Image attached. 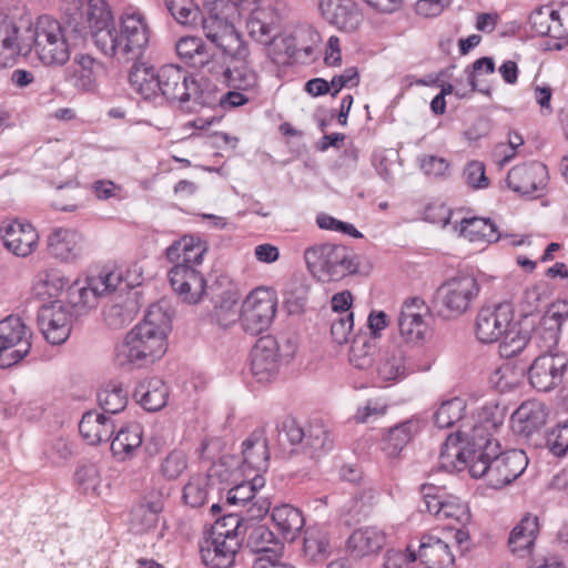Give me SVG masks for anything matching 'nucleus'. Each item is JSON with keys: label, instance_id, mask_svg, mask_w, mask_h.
Segmentation results:
<instances>
[{"label": "nucleus", "instance_id": "obj_56", "mask_svg": "<svg viewBox=\"0 0 568 568\" xmlns=\"http://www.w3.org/2000/svg\"><path fill=\"white\" fill-rule=\"evenodd\" d=\"M187 468V456L184 452L174 449L162 460L160 471L168 480L178 479Z\"/></svg>", "mask_w": 568, "mask_h": 568}, {"label": "nucleus", "instance_id": "obj_61", "mask_svg": "<svg viewBox=\"0 0 568 568\" xmlns=\"http://www.w3.org/2000/svg\"><path fill=\"white\" fill-rule=\"evenodd\" d=\"M353 313L338 315L332 323L331 334L333 339L342 345L348 342L349 335L353 331Z\"/></svg>", "mask_w": 568, "mask_h": 568}, {"label": "nucleus", "instance_id": "obj_19", "mask_svg": "<svg viewBox=\"0 0 568 568\" xmlns=\"http://www.w3.org/2000/svg\"><path fill=\"white\" fill-rule=\"evenodd\" d=\"M251 373L258 383L274 381L280 372L281 356L277 341L267 335L257 339L251 351Z\"/></svg>", "mask_w": 568, "mask_h": 568}, {"label": "nucleus", "instance_id": "obj_29", "mask_svg": "<svg viewBox=\"0 0 568 568\" xmlns=\"http://www.w3.org/2000/svg\"><path fill=\"white\" fill-rule=\"evenodd\" d=\"M205 243L199 237L183 236L166 248V257L174 265L197 268L206 253Z\"/></svg>", "mask_w": 568, "mask_h": 568}, {"label": "nucleus", "instance_id": "obj_36", "mask_svg": "<svg viewBox=\"0 0 568 568\" xmlns=\"http://www.w3.org/2000/svg\"><path fill=\"white\" fill-rule=\"evenodd\" d=\"M169 393V387L163 379L151 377L138 384L134 397L145 410L158 412L166 405Z\"/></svg>", "mask_w": 568, "mask_h": 568}, {"label": "nucleus", "instance_id": "obj_35", "mask_svg": "<svg viewBox=\"0 0 568 568\" xmlns=\"http://www.w3.org/2000/svg\"><path fill=\"white\" fill-rule=\"evenodd\" d=\"M113 420L104 413L87 412L79 423V432L90 445L108 442L114 434Z\"/></svg>", "mask_w": 568, "mask_h": 568}, {"label": "nucleus", "instance_id": "obj_13", "mask_svg": "<svg viewBox=\"0 0 568 568\" xmlns=\"http://www.w3.org/2000/svg\"><path fill=\"white\" fill-rule=\"evenodd\" d=\"M31 333L18 317L0 321V368H9L22 361L31 349Z\"/></svg>", "mask_w": 568, "mask_h": 568}, {"label": "nucleus", "instance_id": "obj_46", "mask_svg": "<svg viewBox=\"0 0 568 568\" xmlns=\"http://www.w3.org/2000/svg\"><path fill=\"white\" fill-rule=\"evenodd\" d=\"M87 22H89V29L94 41L98 32L113 28V13L106 0H89Z\"/></svg>", "mask_w": 568, "mask_h": 568}, {"label": "nucleus", "instance_id": "obj_25", "mask_svg": "<svg viewBox=\"0 0 568 568\" xmlns=\"http://www.w3.org/2000/svg\"><path fill=\"white\" fill-rule=\"evenodd\" d=\"M0 231L4 247L17 256H29L38 247V232L28 222H4Z\"/></svg>", "mask_w": 568, "mask_h": 568}, {"label": "nucleus", "instance_id": "obj_3", "mask_svg": "<svg viewBox=\"0 0 568 568\" xmlns=\"http://www.w3.org/2000/svg\"><path fill=\"white\" fill-rule=\"evenodd\" d=\"M129 82L144 100L154 101L162 97L181 105L192 102L193 106H197L203 103L197 81L176 64H165L156 70L135 63L130 71Z\"/></svg>", "mask_w": 568, "mask_h": 568}, {"label": "nucleus", "instance_id": "obj_7", "mask_svg": "<svg viewBox=\"0 0 568 568\" xmlns=\"http://www.w3.org/2000/svg\"><path fill=\"white\" fill-rule=\"evenodd\" d=\"M242 519L230 514L217 519L200 542V554L205 566L230 568L241 546Z\"/></svg>", "mask_w": 568, "mask_h": 568}, {"label": "nucleus", "instance_id": "obj_50", "mask_svg": "<svg viewBox=\"0 0 568 568\" xmlns=\"http://www.w3.org/2000/svg\"><path fill=\"white\" fill-rule=\"evenodd\" d=\"M209 477L196 474L190 477L183 487V500L192 508H200L206 504L209 497Z\"/></svg>", "mask_w": 568, "mask_h": 568}, {"label": "nucleus", "instance_id": "obj_63", "mask_svg": "<svg viewBox=\"0 0 568 568\" xmlns=\"http://www.w3.org/2000/svg\"><path fill=\"white\" fill-rule=\"evenodd\" d=\"M359 84V72L356 67H349L343 71V73L334 75L331 80V87H333L332 97L344 88H354Z\"/></svg>", "mask_w": 568, "mask_h": 568}, {"label": "nucleus", "instance_id": "obj_48", "mask_svg": "<svg viewBox=\"0 0 568 568\" xmlns=\"http://www.w3.org/2000/svg\"><path fill=\"white\" fill-rule=\"evenodd\" d=\"M265 486V478L262 474H254L253 477L234 486L227 491L226 500L232 505H248L255 494Z\"/></svg>", "mask_w": 568, "mask_h": 568}, {"label": "nucleus", "instance_id": "obj_42", "mask_svg": "<svg viewBox=\"0 0 568 568\" xmlns=\"http://www.w3.org/2000/svg\"><path fill=\"white\" fill-rule=\"evenodd\" d=\"M142 444V428L139 424L121 427L111 442V450L121 460L130 458Z\"/></svg>", "mask_w": 568, "mask_h": 568}, {"label": "nucleus", "instance_id": "obj_27", "mask_svg": "<svg viewBox=\"0 0 568 568\" xmlns=\"http://www.w3.org/2000/svg\"><path fill=\"white\" fill-rule=\"evenodd\" d=\"M243 464L242 470L245 476L248 471L261 474L268 468L270 452L267 439L263 432H254L242 444Z\"/></svg>", "mask_w": 568, "mask_h": 568}, {"label": "nucleus", "instance_id": "obj_54", "mask_svg": "<svg viewBox=\"0 0 568 568\" xmlns=\"http://www.w3.org/2000/svg\"><path fill=\"white\" fill-rule=\"evenodd\" d=\"M306 428H302L293 418L283 419L277 426V440L283 447L303 444Z\"/></svg>", "mask_w": 568, "mask_h": 568}, {"label": "nucleus", "instance_id": "obj_23", "mask_svg": "<svg viewBox=\"0 0 568 568\" xmlns=\"http://www.w3.org/2000/svg\"><path fill=\"white\" fill-rule=\"evenodd\" d=\"M318 9L327 23L345 33L356 32L364 20L355 0H320Z\"/></svg>", "mask_w": 568, "mask_h": 568}, {"label": "nucleus", "instance_id": "obj_53", "mask_svg": "<svg viewBox=\"0 0 568 568\" xmlns=\"http://www.w3.org/2000/svg\"><path fill=\"white\" fill-rule=\"evenodd\" d=\"M214 318L216 323L223 327H227L235 323L239 318L237 297L235 294L226 292L222 300L214 307Z\"/></svg>", "mask_w": 568, "mask_h": 568}, {"label": "nucleus", "instance_id": "obj_51", "mask_svg": "<svg viewBox=\"0 0 568 568\" xmlns=\"http://www.w3.org/2000/svg\"><path fill=\"white\" fill-rule=\"evenodd\" d=\"M500 339V356L510 358L518 355L526 347L529 342V335L527 332L521 331L513 321V325L507 329V333L503 334Z\"/></svg>", "mask_w": 568, "mask_h": 568}, {"label": "nucleus", "instance_id": "obj_24", "mask_svg": "<svg viewBox=\"0 0 568 568\" xmlns=\"http://www.w3.org/2000/svg\"><path fill=\"white\" fill-rule=\"evenodd\" d=\"M169 281L175 294L187 304H197L202 301L206 281L195 267L174 265L169 271Z\"/></svg>", "mask_w": 568, "mask_h": 568}, {"label": "nucleus", "instance_id": "obj_18", "mask_svg": "<svg viewBox=\"0 0 568 568\" xmlns=\"http://www.w3.org/2000/svg\"><path fill=\"white\" fill-rule=\"evenodd\" d=\"M31 30L32 23L28 20L0 14V57L7 60L27 54L30 51Z\"/></svg>", "mask_w": 568, "mask_h": 568}, {"label": "nucleus", "instance_id": "obj_37", "mask_svg": "<svg viewBox=\"0 0 568 568\" xmlns=\"http://www.w3.org/2000/svg\"><path fill=\"white\" fill-rule=\"evenodd\" d=\"M455 230H458L459 235L471 243H495L500 239V233L490 219H463Z\"/></svg>", "mask_w": 568, "mask_h": 568}, {"label": "nucleus", "instance_id": "obj_60", "mask_svg": "<svg viewBox=\"0 0 568 568\" xmlns=\"http://www.w3.org/2000/svg\"><path fill=\"white\" fill-rule=\"evenodd\" d=\"M464 179L466 184L475 190L486 189L489 185V180L486 176L485 164L480 161H470L464 169Z\"/></svg>", "mask_w": 568, "mask_h": 568}, {"label": "nucleus", "instance_id": "obj_1", "mask_svg": "<svg viewBox=\"0 0 568 568\" xmlns=\"http://www.w3.org/2000/svg\"><path fill=\"white\" fill-rule=\"evenodd\" d=\"M503 424V414L498 407H486L474 424L464 425L458 437L465 436L467 446L456 449L454 457L458 464H465L474 478H484L488 486L503 488L518 478L528 465L523 450L511 449L500 453L494 432Z\"/></svg>", "mask_w": 568, "mask_h": 568}, {"label": "nucleus", "instance_id": "obj_9", "mask_svg": "<svg viewBox=\"0 0 568 568\" xmlns=\"http://www.w3.org/2000/svg\"><path fill=\"white\" fill-rule=\"evenodd\" d=\"M123 282L122 272L104 266L90 271L83 284L73 283L69 287V302L80 315L97 306L100 297L115 292Z\"/></svg>", "mask_w": 568, "mask_h": 568}, {"label": "nucleus", "instance_id": "obj_38", "mask_svg": "<svg viewBox=\"0 0 568 568\" xmlns=\"http://www.w3.org/2000/svg\"><path fill=\"white\" fill-rule=\"evenodd\" d=\"M271 518L277 530L287 541H293L305 524L302 511L290 504L274 507Z\"/></svg>", "mask_w": 568, "mask_h": 568}, {"label": "nucleus", "instance_id": "obj_55", "mask_svg": "<svg viewBox=\"0 0 568 568\" xmlns=\"http://www.w3.org/2000/svg\"><path fill=\"white\" fill-rule=\"evenodd\" d=\"M546 447L558 458L568 454V423L558 424L547 433Z\"/></svg>", "mask_w": 568, "mask_h": 568}, {"label": "nucleus", "instance_id": "obj_26", "mask_svg": "<svg viewBox=\"0 0 568 568\" xmlns=\"http://www.w3.org/2000/svg\"><path fill=\"white\" fill-rule=\"evenodd\" d=\"M540 530L539 518L526 514L509 532L508 547L513 555L526 558L531 555Z\"/></svg>", "mask_w": 568, "mask_h": 568}, {"label": "nucleus", "instance_id": "obj_44", "mask_svg": "<svg viewBox=\"0 0 568 568\" xmlns=\"http://www.w3.org/2000/svg\"><path fill=\"white\" fill-rule=\"evenodd\" d=\"M247 547L256 554H264L263 556L276 557L281 550V542L276 539L273 531L265 525H252L247 528Z\"/></svg>", "mask_w": 568, "mask_h": 568}, {"label": "nucleus", "instance_id": "obj_20", "mask_svg": "<svg viewBox=\"0 0 568 568\" xmlns=\"http://www.w3.org/2000/svg\"><path fill=\"white\" fill-rule=\"evenodd\" d=\"M227 58L233 63L232 65L224 67L216 61L210 74L230 89L241 90L253 95L257 94L260 89L258 75L248 65V55L242 60L233 57Z\"/></svg>", "mask_w": 568, "mask_h": 568}, {"label": "nucleus", "instance_id": "obj_58", "mask_svg": "<svg viewBox=\"0 0 568 568\" xmlns=\"http://www.w3.org/2000/svg\"><path fill=\"white\" fill-rule=\"evenodd\" d=\"M162 505L156 501L152 504H141L132 513V520L139 521L140 531H145L156 525L158 514L161 511Z\"/></svg>", "mask_w": 568, "mask_h": 568}, {"label": "nucleus", "instance_id": "obj_8", "mask_svg": "<svg viewBox=\"0 0 568 568\" xmlns=\"http://www.w3.org/2000/svg\"><path fill=\"white\" fill-rule=\"evenodd\" d=\"M310 273L322 282L339 281L355 274L359 260L353 248L334 243H320L304 251Z\"/></svg>", "mask_w": 568, "mask_h": 568}, {"label": "nucleus", "instance_id": "obj_41", "mask_svg": "<svg viewBox=\"0 0 568 568\" xmlns=\"http://www.w3.org/2000/svg\"><path fill=\"white\" fill-rule=\"evenodd\" d=\"M256 0H248L245 13H250L246 22L248 33L256 41L267 43L271 38L273 14L271 9L255 6Z\"/></svg>", "mask_w": 568, "mask_h": 568}, {"label": "nucleus", "instance_id": "obj_17", "mask_svg": "<svg viewBox=\"0 0 568 568\" xmlns=\"http://www.w3.org/2000/svg\"><path fill=\"white\" fill-rule=\"evenodd\" d=\"M37 321L44 338L53 345L64 343L71 333V314L61 301L42 305Z\"/></svg>", "mask_w": 568, "mask_h": 568}, {"label": "nucleus", "instance_id": "obj_64", "mask_svg": "<svg viewBox=\"0 0 568 568\" xmlns=\"http://www.w3.org/2000/svg\"><path fill=\"white\" fill-rule=\"evenodd\" d=\"M416 560V554L414 551H406L390 549L387 551L385 557V568H413Z\"/></svg>", "mask_w": 568, "mask_h": 568}, {"label": "nucleus", "instance_id": "obj_40", "mask_svg": "<svg viewBox=\"0 0 568 568\" xmlns=\"http://www.w3.org/2000/svg\"><path fill=\"white\" fill-rule=\"evenodd\" d=\"M418 432L419 422L415 419H408L395 425L388 429L387 435L383 439V452L389 458L397 457Z\"/></svg>", "mask_w": 568, "mask_h": 568}, {"label": "nucleus", "instance_id": "obj_16", "mask_svg": "<svg viewBox=\"0 0 568 568\" xmlns=\"http://www.w3.org/2000/svg\"><path fill=\"white\" fill-rule=\"evenodd\" d=\"M427 315L428 306L418 297L408 300L403 304L397 318V326L405 343L418 345L426 341L429 333Z\"/></svg>", "mask_w": 568, "mask_h": 568}, {"label": "nucleus", "instance_id": "obj_10", "mask_svg": "<svg viewBox=\"0 0 568 568\" xmlns=\"http://www.w3.org/2000/svg\"><path fill=\"white\" fill-rule=\"evenodd\" d=\"M480 292L477 278L460 274L445 281L436 292V305L440 316L457 318L470 310Z\"/></svg>", "mask_w": 568, "mask_h": 568}, {"label": "nucleus", "instance_id": "obj_59", "mask_svg": "<svg viewBox=\"0 0 568 568\" xmlns=\"http://www.w3.org/2000/svg\"><path fill=\"white\" fill-rule=\"evenodd\" d=\"M316 224L322 230L339 232L354 239L363 236V234L353 224L339 221L325 213H321L316 216Z\"/></svg>", "mask_w": 568, "mask_h": 568}, {"label": "nucleus", "instance_id": "obj_34", "mask_svg": "<svg viewBox=\"0 0 568 568\" xmlns=\"http://www.w3.org/2000/svg\"><path fill=\"white\" fill-rule=\"evenodd\" d=\"M511 419L513 427L517 433L530 436L546 424V407L538 400L524 402L516 409Z\"/></svg>", "mask_w": 568, "mask_h": 568}, {"label": "nucleus", "instance_id": "obj_43", "mask_svg": "<svg viewBox=\"0 0 568 568\" xmlns=\"http://www.w3.org/2000/svg\"><path fill=\"white\" fill-rule=\"evenodd\" d=\"M333 437L327 427L322 423H312L306 427L302 450L312 458L320 457L333 447Z\"/></svg>", "mask_w": 568, "mask_h": 568}, {"label": "nucleus", "instance_id": "obj_6", "mask_svg": "<svg viewBox=\"0 0 568 568\" xmlns=\"http://www.w3.org/2000/svg\"><path fill=\"white\" fill-rule=\"evenodd\" d=\"M89 33L88 26L63 27L58 20L41 16L32 24L30 51L48 67L63 65L71 55V49L78 45Z\"/></svg>", "mask_w": 568, "mask_h": 568}, {"label": "nucleus", "instance_id": "obj_15", "mask_svg": "<svg viewBox=\"0 0 568 568\" xmlns=\"http://www.w3.org/2000/svg\"><path fill=\"white\" fill-rule=\"evenodd\" d=\"M514 308L510 303H498L483 306L475 318V334L481 343H495L507 333L514 321Z\"/></svg>", "mask_w": 568, "mask_h": 568}, {"label": "nucleus", "instance_id": "obj_4", "mask_svg": "<svg viewBox=\"0 0 568 568\" xmlns=\"http://www.w3.org/2000/svg\"><path fill=\"white\" fill-rule=\"evenodd\" d=\"M248 0H205V17L202 28L205 38L223 57L245 59L250 49L242 34L234 27V21L245 14Z\"/></svg>", "mask_w": 568, "mask_h": 568}, {"label": "nucleus", "instance_id": "obj_2", "mask_svg": "<svg viewBox=\"0 0 568 568\" xmlns=\"http://www.w3.org/2000/svg\"><path fill=\"white\" fill-rule=\"evenodd\" d=\"M171 317L160 304L149 307L142 322L126 333L115 357L121 366L146 367L161 359L168 351Z\"/></svg>", "mask_w": 568, "mask_h": 568}, {"label": "nucleus", "instance_id": "obj_11", "mask_svg": "<svg viewBox=\"0 0 568 568\" xmlns=\"http://www.w3.org/2000/svg\"><path fill=\"white\" fill-rule=\"evenodd\" d=\"M487 406H485L486 408ZM484 409V407L477 412L476 415H474L471 418H463L464 413L466 410V400L460 397H453L446 400H443L438 408L434 413V424L438 428H449L454 426L456 423L460 422L459 428L455 435L450 434L447 436L445 444L443 445V450L440 453V459L443 460L442 464L446 468H457L458 465L455 462H452L450 464L446 463L445 460L448 457H454V454L456 453V449H463L462 447H458V444H464V446H467V442L465 439V436L458 437L459 430L464 427V425L474 424L476 422V418L478 414Z\"/></svg>", "mask_w": 568, "mask_h": 568}, {"label": "nucleus", "instance_id": "obj_47", "mask_svg": "<svg viewBox=\"0 0 568 568\" xmlns=\"http://www.w3.org/2000/svg\"><path fill=\"white\" fill-rule=\"evenodd\" d=\"M67 285H69V280L60 271L44 270L37 274L33 291L40 297H55Z\"/></svg>", "mask_w": 568, "mask_h": 568}, {"label": "nucleus", "instance_id": "obj_22", "mask_svg": "<svg viewBox=\"0 0 568 568\" xmlns=\"http://www.w3.org/2000/svg\"><path fill=\"white\" fill-rule=\"evenodd\" d=\"M548 170L538 161L514 166L507 174V185L521 195L537 194L539 196L548 183Z\"/></svg>", "mask_w": 568, "mask_h": 568}, {"label": "nucleus", "instance_id": "obj_39", "mask_svg": "<svg viewBox=\"0 0 568 568\" xmlns=\"http://www.w3.org/2000/svg\"><path fill=\"white\" fill-rule=\"evenodd\" d=\"M406 355L400 347L384 349L378 358L376 373L383 382L402 379L407 374Z\"/></svg>", "mask_w": 568, "mask_h": 568}, {"label": "nucleus", "instance_id": "obj_33", "mask_svg": "<svg viewBox=\"0 0 568 568\" xmlns=\"http://www.w3.org/2000/svg\"><path fill=\"white\" fill-rule=\"evenodd\" d=\"M418 556L427 568H452L455 562L448 542L433 535L422 538Z\"/></svg>", "mask_w": 568, "mask_h": 568}, {"label": "nucleus", "instance_id": "obj_14", "mask_svg": "<svg viewBox=\"0 0 568 568\" xmlns=\"http://www.w3.org/2000/svg\"><path fill=\"white\" fill-rule=\"evenodd\" d=\"M426 510L437 520L465 525L470 519L468 506L458 497L447 495L442 488L426 484L420 489Z\"/></svg>", "mask_w": 568, "mask_h": 568}, {"label": "nucleus", "instance_id": "obj_49", "mask_svg": "<svg viewBox=\"0 0 568 568\" xmlns=\"http://www.w3.org/2000/svg\"><path fill=\"white\" fill-rule=\"evenodd\" d=\"M98 402L104 414H118L128 404V392L121 384H109L98 393Z\"/></svg>", "mask_w": 568, "mask_h": 568}, {"label": "nucleus", "instance_id": "obj_28", "mask_svg": "<svg viewBox=\"0 0 568 568\" xmlns=\"http://www.w3.org/2000/svg\"><path fill=\"white\" fill-rule=\"evenodd\" d=\"M387 542V534L376 526L361 527L347 539V549L354 557L378 554Z\"/></svg>", "mask_w": 568, "mask_h": 568}, {"label": "nucleus", "instance_id": "obj_12", "mask_svg": "<svg viewBox=\"0 0 568 568\" xmlns=\"http://www.w3.org/2000/svg\"><path fill=\"white\" fill-rule=\"evenodd\" d=\"M277 297L274 291L267 287H256L245 297L241 307V322L243 329L251 335L266 331L276 314Z\"/></svg>", "mask_w": 568, "mask_h": 568}, {"label": "nucleus", "instance_id": "obj_5", "mask_svg": "<svg viewBox=\"0 0 568 568\" xmlns=\"http://www.w3.org/2000/svg\"><path fill=\"white\" fill-rule=\"evenodd\" d=\"M151 29L145 16L138 9L124 10L111 30H101L95 36V45L108 57L136 61L150 43Z\"/></svg>", "mask_w": 568, "mask_h": 568}, {"label": "nucleus", "instance_id": "obj_62", "mask_svg": "<svg viewBox=\"0 0 568 568\" xmlns=\"http://www.w3.org/2000/svg\"><path fill=\"white\" fill-rule=\"evenodd\" d=\"M247 506L245 517L239 516L242 519V535L246 532L248 521L262 519L271 508V503L266 498H260L251 501Z\"/></svg>", "mask_w": 568, "mask_h": 568}, {"label": "nucleus", "instance_id": "obj_31", "mask_svg": "<svg viewBox=\"0 0 568 568\" xmlns=\"http://www.w3.org/2000/svg\"><path fill=\"white\" fill-rule=\"evenodd\" d=\"M100 63L89 54H75L72 63L64 70V79L75 89L88 92L97 81Z\"/></svg>", "mask_w": 568, "mask_h": 568}, {"label": "nucleus", "instance_id": "obj_32", "mask_svg": "<svg viewBox=\"0 0 568 568\" xmlns=\"http://www.w3.org/2000/svg\"><path fill=\"white\" fill-rule=\"evenodd\" d=\"M176 53L191 67L203 69L211 73L216 59L203 40L197 37H183L175 44Z\"/></svg>", "mask_w": 568, "mask_h": 568}, {"label": "nucleus", "instance_id": "obj_21", "mask_svg": "<svg viewBox=\"0 0 568 568\" xmlns=\"http://www.w3.org/2000/svg\"><path fill=\"white\" fill-rule=\"evenodd\" d=\"M566 368L567 358L564 354H542L529 367L530 384L539 392H549L561 383Z\"/></svg>", "mask_w": 568, "mask_h": 568}, {"label": "nucleus", "instance_id": "obj_57", "mask_svg": "<svg viewBox=\"0 0 568 568\" xmlns=\"http://www.w3.org/2000/svg\"><path fill=\"white\" fill-rule=\"evenodd\" d=\"M75 481L84 494L99 495L101 476L95 465H84L75 471Z\"/></svg>", "mask_w": 568, "mask_h": 568}, {"label": "nucleus", "instance_id": "obj_52", "mask_svg": "<svg viewBox=\"0 0 568 568\" xmlns=\"http://www.w3.org/2000/svg\"><path fill=\"white\" fill-rule=\"evenodd\" d=\"M375 347L366 338L353 341L349 349V363L357 369H367L373 364Z\"/></svg>", "mask_w": 568, "mask_h": 568}, {"label": "nucleus", "instance_id": "obj_30", "mask_svg": "<svg viewBox=\"0 0 568 568\" xmlns=\"http://www.w3.org/2000/svg\"><path fill=\"white\" fill-rule=\"evenodd\" d=\"M50 253L62 261H73L82 254L83 237L71 229H55L48 237Z\"/></svg>", "mask_w": 568, "mask_h": 568}, {"label": "nucleus", "instance_id": "obj_45", "mask_svg": "<svg viewBox=\"0 0 568 568\" xmlns=\"http://www.w3.org/2000/svg\"><path fill=\"white\" fill-rule=\"evenodd\" d=\"M304 555L315 561L325 560L331 554L328 532L324 527H307L304 535Z\"/></svg>", "mask_w": 568, "mask_h": 568}]
</instances>
